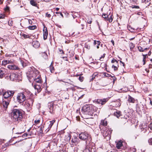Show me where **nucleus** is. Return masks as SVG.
<instances>
[{"instance_id": "nucleus-1", "label": "nucleus", "mask_w": 152, "mask_h": 152, "mask_svg": "<svg viewBox=\"0 0 152 152\" xmlns=\"http://www.w3.org/2000/svg\"><path fill=\"white\" fill-rule=\"evenodd\" d=\"M11 115L12 119L14 121L21 120L23 118L21 112L18 109H14Z\"/></svg>"}, {"instance_id": "nucleus-2", "label": "nucleus", "mask_w": 152, "mask_h": 152, "mask_svg": "<svg viewBox=\"0 0 152 152\" xmlns=\"http://www.w3.org/2000/svg\"><path fill=\"white\" fill-rule=\"evenodd\" d=\"M39 71L34 67H30L27 73V77L30 79L34 78L39 73Z\"/></svg>"}, {"instance_id": "nucleus-3", "label": "nucleus", "mask_w": 152, "mask_h": 152, "mask_svg": "<svg viewBox=\"0 0 152 152\" xmlns=\"http://www.w3.org/2000/svg\"><path fill=\"white\" fill-rule=\"evenodd\" d=\"M82 112L85 115L92 116L93 115L92 105H86L82 108Z\"/></svg>"}, {"instance_id": "nucleus-4", "label": "nucleus", "mask_w": 152, "mask_h": 152, "mask_svg": "<svg viewBox=\"0 0 152 152\" xmlns=\"http://www.w3.org/2000/svg\"><path fill=\"white\" fill-rule=\"evenodd\" d=\"M26 92H23L17 94V100L18 102L21 103L24 102L26 99Z\"/></svg>"}, {"instance_id": "nucleus-5", "label": "nucleus", "mask_w": 152, "mask_h": 152, "mask_svg": "<svg viewBox=\"0 0 152 152\" xmlns=\"http://www.w3.org/2000/svg\"><path fill=\"white\" fill-rule=\"evenodd\" d=\"M79 138L83 140L88 139L89 141H91V138L89 134L86 132H82L79 135Z\"/></svg>"}, {"instance_id": "nucleus-6", "label": "nucleus", "mask_w": 152, "mask_h": 152, "mask_svg": "<svg viewBox=\"0 0 152 152\" xmlns=\"http://www.w3.org/2000/svg\"><path fill=\"white\" fill-rule=\"evenodd\" d=\"M112 131L111 129L105 127L104 130L102 131V133L104 137H110Z\"/></svg>"}, {"instance_id": "nucleus-7", "label": "nucleus", "mask_w": 152, "mask_h": 152, "mask_svg": "<svg viewBox=\"0 0 152 152\" xmlns=\"http://www.w3.org/2000/svg\"><path fill=\"white\" fill-rule=\"evenodd\" d=\"M15 92L14 91H7L4 93L3 95L5 99H8L10 97H12Z\"/></svg>"}, {"instance_id": "nucleus-8", "label": "nucleus", "mask_w": 152, "mask_h": 152, "mask_svg": "<svg viewBox=\"0 0 152 152\" xmlns=\"http://www.w3.org/2000/svg\"><path fill=\"white\" fill-rule=\"evenodd\" d=\"M109 98L108 97L102 99H98L96 101V102L98 104H101L102 105L104 104L109 100Z\"/></svg>"}, {"instance_id": "nucleus-9", "label": "nucleus", "mask_w": 152, "mask_h": 152, "mask_svg": "<svg viewBox=\"0 0 152 152\" xmlns=\"http://www.w3.org/2000/svg\"><path fill=\"white\" fill-rule=\"evenodd\" d=\"M34 100L30 98L27 100L26 107L30 109L33 105Z\"/></svg>"}, {"instance_id": "nucleus-10", "label": "nucleus", "mask_w": 152, "mask_h": 152, "mask_svg": "<svg viewBox=\"0 0 152 152\" xmlns=\"http://www.w3.org/2000/svg\"><path fill=\"white\" fill-rule=\"evenodd\" d=\"M138 2L137 0H134V12L135 11V14H136V12L140 11L141 9L138 5H136Z\"/></svg>"}, {"instance_id": "nucleus-11", "label": "nucleus", "mask_w": 152, "mask_h": 152, "mask_svg": "<svg viewBox=\"0 0 152 152\" xmlns=\"http://www.w3.org/2000/svg\"><path fill=\"white\" fill-rule=\"evenodd\" d=\"M33 79L34 80V82L40 84L42 83V82L39 73Z\"/></svg>"}, {"instance_id": "nucleus-12", "label": "nucleus", "mask_w": 152, "mask_h": 152, "mask_svg": "<svg viewBox=\"0 0 152 152\" xmlns=\"http://www.w3.org/2000/svg\"><path fill=\"white\" fill-rule=\"evenodd\" d=\"M10 100L11 98H8V99H3V105L5 108L6 109L7 108L9 104Z\"/></svg>"}, {"instance_id": "nucleus-13", "label": "nucleus", "mask_w": 152, "mask_h": 152, "mask_svg": "<svg viewBox=\"0 0 152 152\" xmlns=\"http://www.w3.org/2000/svg\"><path fill=\"white\" fill-rule=\"evenodd\" d=\"M102 16L105 19V20H108L110 22H112L113 20L112 15H108L107 14H103L102 15Z\"/></svg>"}, {"instance_id": "nucleus-14", "label": "nucleus", "mask_w": 152, "mask_h": 152, "mask_svg": "<svg viewBox=\"0 0 152 152\" xmlns=\"http://www.w3.org/2000/svg\"><path fill=\"white\" fill-rule=\"evenodd\" d=\"M7 70L4 68H0V78H3L5 75Z\"/></svg>"}, {"instance_id": "nucleus-15", "label": "nucleus", "mask_w": 152, "mask_h": 152, "mask_svg": "<svg viewBox=\"0 0 152 152\" xmlns=\"http://www.w3.org/2000/svg\"><path fill=\"white\" fill-rule=\"evenodd\" d=\"M7 68L12 70H18L19 69V68L18 66L14 64L8 65Z\"/></svg>"}, {"instance_id": "nucleus-16", "label": "nucleus", "mask_w": 152, "mask_h": 152, "mask_svg": "<svg viewBox=\"0 0 152 152\" xmlns=\"http://www.w3.org/2000/svg\"><path fill=\"white\" fill-rule=\"evenodd\" d=\"M32 85L35 89L37 90V92L38 93L40 92L41 91L42 88L41 87V85L40 84H35L33 85V84H32Z\"/></svg>"}, {"instance_id": "nucleus-17", "label": "nucleus", "mask_w": 152, "mask_h": 152, "mask_svg": "<svg viewBox=\"0 0 152 152\" xmlns=\"http://www.w3.org/2000/svg\"><path fill=\"white\" fill-rule=\"evenodd\" d=\"M32 45L33 47L35 48H38L40 46L39 42L37 41H33L32 42Z\"/></svg>"}, {"instance_id": "nucleus-18", "label": "nucleus", "mask_w": 152, "mask_h": 152, "mask_svg": "<svg viewBox=\"0 0 152 152\" xmlns=\"http://www.w3.org/2000/svg\"><path fill=\"white\" fill-rule=\"evenodd\" d=\"M10 77L11 80H14L17 79V75L14 73H12L10 74Z\"/></svg>"}, {"instance_id": "nucleus-19", "label": "nucleus", "mask_w": 152, "mask_h": 152, "mask_svg": "<svg viewBox=\"0 0 152 152\" xmlns=\"http://www.w3.org/2000/svg\"><path fill=\"white\" fill-rule=\"evenodd\" d=\"M116 146L117 148L118 149H120L121 147L123 145L122 142L121 140H120L117 142H116Z\"/></svg>"}, {"instance_id": "nucleus-20", "label": "nucleus", "mask_w": 152, "mask_h": 152, "mask_svg": "<svg viewBox=\"0 0 152 152\" xmlns=\"http://www.w3.org/2000/svg\"><path fill=\"white\" fill-rule=\"evenodd\" d=\"M71 142L72 143H76L79 142V139L76 137H74L72 138L71 140Z\"/></svg>"}, {"instance_id": "nucleus-21", "label": "nucleus", "mask_w": 152, "mask_h": 152, "mask_svg": "<svg viewBox=\"0 0 152 152\" xmlns=\"http://www.w3.org/2000/svg\"><path fill=\"white\" fill-rule=\"evenodd\" d=\"M55 120H52L51 121H50L48 123V124H49V126L48 128V131L51 128L52 126H53V123L55 122Z\"/></svg>"}, {"instance_id": "nucleus-22", "label": "nucleus", "mask_w": 152, "mask_h": 152, "mask_svg": "<svg viewBox=\"0 0 152 152\" xmlns=\"http://www.w3.org/2000/svg\"><path fill=\"white\" fill-rule=\"evenodd\" d=\"M101 42L99 41L94 40V45H96V48L97 49L99 48V46L100 45Z\"/></svg>"}, {"instance_id": "nucleus-23", "label": "nucleus", "mask_w": 152, "mask_h": 152, "mask_svg": "<svg viewBox=\"0 0 152 152\" xmlns=\"http://www.w3.org/2000/svg\"><path fill=\"white\" fill-rule=\"evenodd\" d=\"M114 64L112 66V68H114L115 71L117 70L118 68V62H116L115 63H114Z\"/></svg>"}, {"instance_id": "nucleus-24", "label": "nucleus", "mask_w": 152, "mask_h": 152, "mask_svg": "<svg viewBox=\"0 0 152 152\" xmlns=\"http://www.w3.org/2000/svg\"><path fill=\"white\" fill-rule=\"evenodd\" d=\"M100 124L104 126H105L107 125V121L105 120H102L101 121Z\"/></svg>"}, {"instance_id": "nucleus-25", "label": "nucleus", "mask_w": 152, "mask_h": 152, "mask_svg": "<svg viewBox=\"0 0 152 152\" xmlns=\"http://www.w3.org/2000/svg\"><path fill=\"white\" fill-rule=\"evenodd\" d=\"M116 110V112H114V115L116 116L118 118L121 115V112L120 111L118 110Z\"/></svg>"}, {"instance_id": "nucleus-26", "label": "nucleus", "mask_w": 152, "mask_h": 152, "mask_svg": "<svg viewBox=\"0 0 152 152\" xmlns=\"http://www.w3.org/2000/svg\"><path fill=\"white\" fill-rule=\"evenodd\" d=\"M21 35L22 37H23L25 38H29L30 37V35L27 34H21Z\"/></svg>"}, {"instance_id": "nucleus-27", "label": "nucleus", "mask_w": 152, "mask_h": 152, "mask_svg": "<svg viewBox=\"0 0 152 152\" xmlns=\"http://www.w3.org/2000/svg\"><path fill=\"white\" fill-rule=\"evenodd\" d=\"M138 49L139 51L140 52H143L144 50H146L148 49V48H145L144 49L142 48L140 46L138 47Z\"/></svg>"}, {"instance_id": "nucleus-28", "label": "nucleus", "mask_w": 152, "mask_h": 152, "mask_svg": "<svg viewBox=\"0 0 152 152\" xmlns=\"http://www.w3.org/2000/svg\"><path fill=\"white\" fill-rule=\"evenodd\" d=\"M83 152H91L88 145L86 146L85 149L83 150Z\"/></svg>"}, {"instance_id": "nucleus-29", "label": "nucleus", "mask_w": 152, "mask_h": 152, "mask_svg": "<svg viewBox=\"0 0 152 152\" xmlns=\"http://www.w3.org/2000/svg\"><path fill=\"white\" fill-rule=\"evenodd\" d=\"M42 57L45 59H47L48 58V55L45 52H43L42 54Z\"/></svg>"}, {"instance_id": "nucleus-30", "label": "nucleus", "mask_w": 152, "mask_h": 152, "mask_svg": "<svg viewBox=\"0 0 152 152\" xmlns=\"http://www.w3.org/2000/svg\"><path fill=\"white\" fill-rule=\"evenodd\" d=\"M48 35V33L47 31H44L43 32V36L44 39H45L47 38V36Z\"/></svg>"}, {"instance_id": "nucleus-31", "label": "nucleus", "mask_w": 152, "mask_h": 152, "mask_svg": "<svg viewBox=\"0 0 152 152\" xmlns=\"http://www.w3.org/2000/svg\"><path fill=\"white\" fill-rule=\"evenodd\" d=\"M30 3L33 6H36L37 5L36 2L33 0H31Z\"/></svg>"}, {"instance_id": "nucleus-32", "label": "nucleus", "mask_w": 152, "mask_h": 152, "mask_svg": "<svg viewBox=\"0 0 152 152\" xmlns=\"http://www.w3.org/2000/svg\"><path fill=\"white\" fill-rule=\"evenodd\" d=\"M92 113L93 114L94 112V111H96L98 108L96 107H95L94 106L92 105Z\"/></svg>"}, {"instance_id": "nucleus-33", "label": "nucleus", "mask_w": 152, "mask_h": 152, "mask_svg": "<svg viewBox=\"0 0 152 152\" xmlns=\"http://www.w3.org/2000/svg\"><path fill=\"white\" fill-rule=\"evenodd\" d=\"M8 64L7 60H4L2 61V65L4 66H5Z\"/></svg>"}, {"instance_id": "nucleus-34", "label": "nucleus", "mask_w": 152, "mask_h": 152, "mask_svg": "<svg viewBox=\"0 0 152 152\" xmlns=\"http://www.w3.org/2000/svg\"><path fill=\"white\" fill-rule=\"evenodd\" d=\"M127 28L128 30L131 32H132L133 31V28L130 25H129L128 26Z\"/></svg>"}, {"instance_id": "nucleus-35", "label": "nucleus", "mask_w": 152, "mask_h": 152, "mask_svg": "<svg viewBox=\"0 0 152 152\" xmlns=\"http://www.w3.org/2000/svg\"><path fill=\"white\" fill-rule=\"evenodd\" d=\"M37 27L36 26H28V28L30 30H34Z\"/></svg>"}, {"instance_id": "nucleus-36", "label": "nucleus", "mask_w": 152, "mask_h": 152, "mask_svg": "<svg viewBox=\"0 0 152 152\" xmlns=\"http://www.w3.org/2000/svg\"><path fill=\"white\" fill-rule=\"evenodd\" d=\"M15 61L14 60H7L8 64H11L14 63Z\"/></svg>"}, {"instance_id": "nucleus-37", "label": "nucleus", "mask_w": 152, "mask_h": 152, "mask_svg": "<svg viewBox=\"0 0 152 152\" xmlns=\"http://www.w3.org/2000/svg\"><path fill=\"white\" fill-rule=\"evenodd\" d=\"M49 68L51 72L52 73L54 71L53 66H52L50 65Z\"/></svg>"}, {"instance_id": "nucleus-38", "label": "nucleus", "mask_w": 152, "mask_h": 152, "mask_svg": "<svg viewBox=\"0 0 152 152\" xmlns=\"http://www.w3.org/2000/svg\"><path fill=\"white\" fill-rule=\"evenodd\" d=\"M105 53L100 58L99 60L100 61H103V59L104 58L105 56Z\"/></svg>"}, {"instance_id": "nucleus-39", "label": "nucleus", "mask_w": 152, "mask_h": 152, "mask_svg": "<svg viewBox=\"0 0 152 152\" xmlns=\"http://www.w3.org/2000/svg\"><path fill=\"white\" fill-rule=\"evenodd\" d=\"M148 142L150 145H152V138L149 139L148 140Z\"/></svg>"}, {"instance_id": "nucleus-40", "label": "nucleus", "mask_w": 152, "mask_h": 152, "mask_svg": "<svg viewBox=\"0 0 152 152\" xmlns=\"http://www.w3.org/2000/svg\"><path fill=\"white\" fill-rule=\"evenodd\" d=\"M85 47L88 49H90V45H88L87 44H86L85 45Z\"/></svg>"}, {"instance_id": "nucleus-41", "label": "nucleus", "mask_w": 152, "mask_h": 152, "mask_svg": "<svg viewBox=\"0 0 152 152\" xmlns=\"http://www.w3.org/2000/svg\"><path fill=\"white\" fill-rule=\"evenodd\" d=\"M103 74H104V76H105L107 77H109L110 76V75L108 74V73H107L106 72L104 73Z\"/></svg>"}, {"instance_id": "nucleus-42", "label": "nucleus", "mask_w": 152, "mask_h": 152, "mask_svg": "<svg viewBox=\"0 0 152 152\" xmlns=\"http://www.w3.org/2000/svg\"><path fill=\"white\" fill-rule=\"evenodd\" d=\"M83 77L80 76L79 77V79L81 82L83 81Z\"/></svg>"}, {"instance_id": "nucleus-43", "label": "nucleus", "mask_w": 152, "mask_h": 152, "mask_svg": "<svg viewBox=\"0 0 152 152\" xmlns=\"http://www.w3.org/2000/svg\"><path fill=\"white\" fill-rule=\"evenodd\" d=\"M111 62L112 63H115L116 62H118V61L117 60L114 59L112 60Z\"/></svg>"}, {"instance_id": "nucleus-44", "label": "nucleus", "mask_w": 152, "mask_h": 152, "mask_svg": "<svg viewBox=\"0 0 152 152\" xmlns=\"http://www.w3.org/2000/svg\"><path fill=\"white\" fill-rule=\"evenodd\" d=\"M150 0H142V2H145L146 3L147 2H148Z\"/></svg>"}, {"instance_id": "nucleus-45", "label": "nucleus", "mask_w": 152, "mask_h": 152, "mask_svg": "<svg viewBox=\"0 0 152 152\" xmlns=\"http://www.w3.org/2000/svg\"><path fill=\"white\" fill-rule=\"evenodd\" d=\"M129 99H128V100L129 102H132V98H131L130 96H129Z\"/></svg>"}, {"instance_id": "nucleus-46", "label": "nucleus", "mask_w": 152, "mask_h": 152, "mask_svg": "<svg viewBox=\"0 0 152 152\" xmlns=\"http://www.w3.org/2000/svg\"><path fill=\"white\" fill-rule=\"evenodd\" d=\"M40 122V120H36L34 121V123L35 124H37Z\"/></svg>"}, {"instance_id": "nucleus-47", "label": "nucleus", "mask_w": 152, "mask_h": 152, "mask_svg": "<svg viewBox=\"0 0 152 152\" xmlns=\"http://www.w3.org/2000/svg\"><path fill=\"white\" fill-rule=\"evenodd\" d=\"M92 22V20H91V19H89L87 20V23L89 24H91V23Z\"/></svg>"}, {"instance_id": "nucleus-48", "label": "nucleus", "mask_w": 152, "mask_h": 152, "mask_svg": "<svg viewBox=\"0 0 152 152\" xmlns=\"http://www.w3.org/2000/svg\"><path fill=\"white\" fill-rule=\"evenodd\" d=\"M45 15L46 17L48 18H50L51 17L50 14H48V13L46 14Z\"/></svg>"}, {"instance_id": "nucleus-49", "label": "nucleus", "mask_w": 152, "mask_h": 152, "mask_svg": "<svg viewBox=\"0 0 152 152\" xmlns=\"http://www.w3.org/2000/svg\"><path fill=\"white\" fill-rule=\"evenodd\" d=\"M24 92H26V95L27 94H31L30 92L28 90H26L25 91H24Z\"/></svg>"}, {"instance_id": "nucleus-50", "label": "nucleus", "mask_w": 152, "mask_h": 152, "mask_svg": "<svg viewBox=\"0 0 152 152\" xmlns=\"http://www.w3.org/2000/svg\"><path fill=\"white\" fill-rule=\"evenodd\" d=\"M4 17V15L2 14H0V19L3 18Z\"/></svg>"}, {"instance_id": "nucleus-51", "label": "nucleus", "mask_w": 152, "mask_h": 152, "mask_svg": "<svg viewBox=\"0 0 152 152\" xmlns=\"http://www.w3.org/2000/svg\"><path fill=\"white\" fill-rule=\"evenodd\" d=\"M149 128L151 129H152V122L149 125Z\"/></svg>"}, {"instance_id": "nucleus-52", "label": "nucleus", "mask_w": 152, "mask_h": 152, "mask_svg": "<svg viewBox=\"0 0 152 152\" xmlns=\"http://www.w3.org/2000/svg\"><path fill=\"white\" fill-rule=\"evenodd\" d=\"M143 58L144 59H146V58L147 56V54H146V55H143Z\"/></svg>"}, {"instance_id": "nucleus-53", "label": "nucleus", "mask_w": 152, "mask_h": 152, "mask_svg": "<svg viewBox=\"0 0 152 152\" xmlns=\"http://www.w3.org/2000/svg\"><path fill=\"white\" fill-rule=\"evenodd\" d=\"M137 15H142V13L140 11L137 12Z\"/></svg>"}, {"instance_id": "nucleus-54", "label": "nucleus", "mask_w": 152, "mask_h": 152, "mask_svg": "<svg viewBox=\"0 0 152 152\" xmlns=\"http://www.w3.org/2000/svg\"><path fill=\"white\" fill-rule=\"evenodd\" d=\"M111 42L112 43L113 45V46H114V41L113 40H112L111 41Z\"/></svg>"}, {"instance_id": "nucleus-55", "label": "nucleus", "mask_w": 152, "mask_h": 152, "mask_svg": "<svg viewBox=\"0 0 152 152\" xmlns=\"http://www.w3.org/2000/svg\"><path fill=\"white\" fill-rule=\"evenodd\" d=\"M143 65H145V59H143Z\"/></svg>"}, {"instance_id": "nucleus-56", "label": "nucleus", "mask_w": 152, "mask_h": 152, "mask_svg": "<svg viewBox=\"0 0 152 152\" xmlns=\"http://www.w3.org/2000/svg\"><path fill=\"white\" fill-rule=\"evenodd\" d=\"M59 51L60 52H61L62 53H64V51H63V50H59Z\"/></svg>"}, {"instance_id": "nucleus-57", "label": "nucleus", "mask_w": 152, "mask_h": 152, "mask_svg": "<svg viewBox=\"0 0 152 152\" xmlns=\"http://www.w3.org/2000/svg\"><path fill=\"white\" fill-rule=\"evenodd\" d=\"M5 10H6V11H9V7H7L5 9Z\"/></svg>"}, {"instance_id": "nucleus-58", "label": "nucleus", "mask_w": 152, "mask_h": 152, "mask_svg": "<svg viewBox=\"0 0 152 152\" xmlns=\"http://www.w3.org/2000/svg\"><path fill=\"white\" fill-rule=\"evenodd\" d=\"M59 13L60 14V15L62 17V18H63L64 16L63 14H62L61 12H60Z\"/></svg>"}, {"instance_id": "nucleus-59", "label": "nucleus", "mask_w": 152, "mask_h": 152, "mask_svg": "<svg viewBox=\"0 0 152 152\" xmlns=\"http://www.w3.org/2000/svg\"><path fill=\"white\" fill-rule=\"evenodd\" d=\"M28 22L29 23H31L32 22V21L31 20H28Z\"/></svg>"}, {"instance_id": "nucleus-60", "label": "nucleus", "mask_w": 152, "mask_h": 152, "mask_svg": "<svg viewBox=\"0 0 152 152\" xmlns=\"http://www.w3.org/2000/svg\"><path fill=\"white\" fill-rule=\"evenodd\" d=\"M120 62L121 63L123 64V66H124V62H122V61H120Z\"/></svg>"}, {"instance_id": "nucleus-61", "label": "nucleus", "mask_w": 152, "mask_h": 152, "mask_svg": "<svg viewBox=\"0 0 152 152\" xmlns=\"http://www.w3.org/2000/svg\"><path fill=\"white\" fill-rule=\"evenodd\" d=\"M56 10L57 11H58L59 10V8H56Z\"/></svg>"}, {"instance_id": "nucleus-62", "label": "nucleus", "mask_w": 152, "mask_h": 152, "mask_svg": "<svg viewBox=\"0 0 152 152\" xmlns=\"http://www.w3.org/2000/svg\"><path fill=\"white\" fill-rule=\"evenodd\" d=\"M4 0H0V3H2Z\"/></svg>"}, {"instance_id": "nucleus-63", "label": "nucleus", "mask_w": 152, "mask_h": 152, "mask_svg": "<svg viewBox=\"0 0 152 152\" xmlns=\"http://www.w3.org/2000/svg\"><path fill=\"white\" fill-rule=\"evenodd\" d=\"M61 151H63V152H66V151L64 149L62 150ZM61 152H62L61 151Z\"/></svg>"}, {"instance_id": "nucleus-64", "label": "nucleus", "mask_w": 152, "mask_h": 152, "mask_svg": "<svg viewBox=\"0 0 152 152\" xmlns=\"http://www.w3.org/2000/svg\"><path fill=\"white\" fill-rule=\"evenodd\" d=\"M150 104L152 105V101L150 100Z\"/></svg>"}]
</instances>
